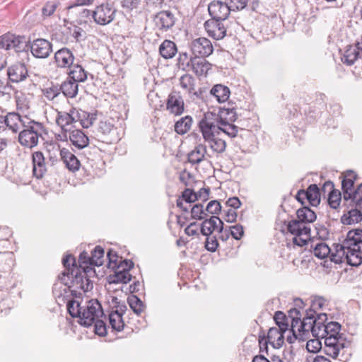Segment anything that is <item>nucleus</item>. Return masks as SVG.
<instances>
[{
    "instance_id": "1",
    "label": "nucleus",
    "mask_w": 362,
    "mask_h": 362,
    "mask_svg": "<svg viewBox=\"0 0 362 362\" xmlns=\"http://www.w3.org/2000/svg\"><path fill=\"white\" fill-rule=\"evenodd\" d=\"M65 271L59 276L61 281L69 287L73 296L78 297L82 293L90 291L93 287V282L88 277L87 273L90 270L81 272L77 267L76 259L71 255H66L62 259Z\"/></svg>"
},
{
    "instance_id": "2",
    "label": "nucleus",
    "mask_w": 362,
    "mask_h": 362,
    "mask_svg": "<svg viewBox=\"0 0 362 362\" xmlns=\"http://www.w3.org/2000/svg\"><path fill=\"white\" fill-rule=\"evenodd\" d=\"M18 121L12 134L23 148L33 149L36 147L40 139H42L45 132L43 124L21 115Z\"/></svg>"
},
{
    "instance_id": "3",
    "label": "nucleus",
    "mask_w": 362,
    "mask_h": 362,
    "mask_svg": "<svg viewBox=\"0 0 362 362\" xmlns=\"http://www.w3.org/2000/svg\"><path fill=\"white\" fill-rule=\"evenodd\" d=\"M326 332L324 339L325 346L323 351L327 356L337 358L341 352L344 354V349L350 346V341L339 334L341 325L337 322H330L326 324Z\"/></svg>"
},
{
    "instance_id": "4",
    "label": "nucleus",
    "mask_w": 362,
    "mask_h": 362,
    "mask_svg": "<svg viewBox=\"0 0 362 362\" xmlns=\"http://www.w3.org/2000/svg\"><path fill=\"white\" fill-rule=\"evenodd\" d=\"M212 112H208L199 122V127L208 147L216 153H222L226 151V141L218 136L219 134L214 123L211 122Z\"/></svg>"
},
{
    "instance_id": "5",
    "label": "nucleus",
    "mask_w": 362,
    "mask_h": 362,
    "mask_svg": "<svg viewBox=\"0 0 362 362\" xmlns=\"http://www.w3.org/2000/svg\"><path fill=\"white\" fill-rule=\"evenodd\" d=\"M346 262L357 267L362 263V230L357 228L349 230L344 240Z\"/></svg>"
},
{
    "instance_id": "6",
    "label": "nucleus",
    "mask_w": 362,
    "mask_h": 362,
    "mask_svg": "<svg viewBox=\"0 0 362 362\" xmlns=\"http://www.w3.org/2000/svg\"><path fill=\"white\" fill-rule=\"evenodd\" d=\"M103 316V310L99 301L96 299H91L86 302L83 305L80 320L78 322L85 327H89L98 318Z\"/></svg>"
},
{
    "instance_id": "7",
    "label": "nucleus",
    "mask_w": 362,
    "mask_h": 362,
    "mask_svg": "<svg viewBox=\"0 0 362 362\" xmlns=\"http://www.w3.org/2000/svg\"><path fill=\"white\" fill-rule=\"evenodd\" d=\"M313 314H315V311L313 310H306V315L303 319V322L299 326L298 330H303V332H311L313 336L316 338H322L325 337V334L327 332L325 329L326 324H318L315 322L313 318Z\"/></svg>"
},
{
    "instance_id": "8",
    "label": "nucleus",
    "mask_w": 362,
    "mask_h": 362,
    "mask_svg": "<svg viewBox=\"0 0 362 362\" xmlns=\"http://www.w3.org/2000/svg\"><path fill=\"white\" fill-rule=\"evenodd\" d=\"M189 47L194 57H207L214 52L211 42L204 37L193 40Z\"/></svg>"
},
{
    "instance_id": "9",
    "label": "nucleus",
    "mask_w": 362,
    "mask_h": 362,
    "mask_svg": "<svg viewBox=\"0 0 362 362\" xmlns=\"http://www.w3.org/2000/svg\"><path fill=\"white\" fill-rule=\"evenodd\" d=\"M30 52L33 56L38 59L48 57L52 51L51 42L43 38H37L30 42Z\"/></svg>"
},
{
    "instance_id": "10",
    "label": "nucleus",
    "mask_w": 362,
    "mask_h": 362,
    "mask_svg": "<svg viewBox=\"0 0 362 362\" xmlns=\"http://www.w3.org/2000/svg\"><path fill=\"white\" fill-rule=\"evenodd\" d=\"M208 11L211 18L216 22L225 21L231 11L227 3L221 1L211 2Z\"/></svg>"
},
{
    "instance_id": "11",
    "label": "nucleus",
    "mask_w": 362,
    "mask_h": 362,
    "mask_svg": "<svg viewBox=\"0 0 362 362\" xmlns=\"http://www.w3.org/2000/svg\"><path fill=\"white\" fill-rule=\"evenodd\" d=\"M185 109V104L180 92L172 91L167 99L166 110L175 116L181 115Z\"/></svg>"
},
{
    "instance_id": "12",
    "label": "nucleus",
    "mask_w": 362,
    "mask_h": 362,
    "mask_svg": "<svg viewBox=\"0 0 362 362\" xmlns=\"http://www.w3.org/2000/svg\"><path fill=\"white\" fill-rule=\"evenodd\" d=\"M206 57H191L189 61L186 62L187 70L191 69L197 76L206 75L211 64L205 59Z\"/></svg>"
},
{
    "instance_id": "13",
    "label": "nucleus",
    "mask_w": 362,
    "mask_h": 362,
    "mask_svg": "<svg viewBox=\"0 0 362 362\" xmlns=\"http://www.w3.org/2000/svg\"><path fill=\"white\" fill-rule=\"evenodd\" d=\"M7 74L11 82L19 83L28 77V71L24 63L17 62L8 68Z\"/></svg>"
},
{
    "instance_id": "14",
    "label": "nucleus",
    "mask_w": 362,
    "mask_h": 362,
    "mask_svg": "<svg viewBox=\"0 0 362 362\" xmlns=\"http://www.w3.org/2000/svg\"><path fill=\"white\" fill-rule=\"evenodd\" d=\"M343 180L341 182V188L343 191V199L344 202H348L354 195L353 187L357 175L353 170H347L342 174Z\"/></svg>"
},
{
    "instance_id": "15",
    "label": "nucleus",
    "mask_w": 362,
    "mask_h": 362,
    "mask_svg": "<svg viewBox=\"0 0 362 362\" xmlns=\"http://www.w3.org/2000/svg\"><path fill=\"white\" fill-rule=\"evenodd\" d=\"M211 122L214 123V126L217 128L216 131L220 134V132H223L228 136L233 138L237 136L238 132V127L228 121H225L223 118L221 117L218 119L217 115L212 112Z\"/></svg>"
},
{
    "instance_id": "16",
    "label": "nucleus",
    "mask_w": 362,
    "mask_h": 362,
    "mask_svg": "<svg viewBox=\"0 0 362 362\" xmlns=\"http://www.w3.org/2000/svg\"><path fill=\"white\" fill-rule=\"evenodd\" d=\"M19 117L20 114L14 111L7 112L6 115H0V134L13 133Z\"/></svg>"
},
{
    "instance_id": "17",
    "label": "nucleus",
    "mask_w": 362,
    "mask_h": 362,
    "mask_svg": "<svg viewBox=\"0 0 362 362\" xmlns=\"http://www.w3.org/2000/svg\"><path fill=\"white\" fill-rule=\"evenodd\" d=\"M74 55L66 47L57 50L54 54V63L59 68H70L74 64Z\"/></svg>"
},
{
    "instance_id": "18",
    "label": "nucleus",
    "mask_w": 362,
    "mask_h": 362,
    "mask_svg": "<svg viewBox=\"0 0 362 362\" xmlns=\"http://www.w3.org/2000/svg\"><path fill=\"white\" fill-rule=\"evenodd\" d=\"M33 173L37 178H42L47 172L45 158L41 151H35L32 154Z\"/></svg>"
},
{
    "instance_id": "19",
    "label": "nucleus",
    "mask_w": 362,
    "mask_h": 362,
    "mask_svg": "<svg viewBox=\"0 0 362 362\" xmlns=\"http://www.w3.org/2000/svg\"><path fill=\"white\" fill-rule=\"evenodd\" d=\"M115 13V10L108 6L101 5L93 11L92 16L95 23H111L114 20Z\"/></svg>"
},
{
    "instance_id": "20",
    "label": "nucleus",
    "mask_w": 362,
    "mask_h": 362,
    "mask_svg": "<svg viewBox=\"0 0 362 362\" xmlns=\"http://www.w3.org/2000/svg\"><path fill=\"white\" fill-rule=\"evenodd\" d=\"M118 308L119 309L110 313L109 321L112 329L119 332L122 330L124 327L122 314L125 312L127 306L122 305L118 306Z\"/></svg>"
},
{
    "instance_id": "21",
    "label": "nucleus",
    "mask_w": 362,
    "mask_h": 362,
    "mask_svg": "<svg viewBox=\"0 0 362 362\" xmlns=\"http://www.w3.org/2000/svg\"><path fill=\"white\" fill-rule=\"evenodd\" d=\"M279 327H272L269 329L267 340L275 349H279L284 342V333Z\"/></svg>"
},
{
    "instance_id": "22",
    "label": "nucleus",
    "mask_w": 362,
    "mask_h": 362,
    "mask_svg": "<svg viewBox=\"0 0 362 362\" xmlns=\"http://www.w3.org/2000/svg\"><path fill=\"white\" fill-rule=\"evenodd\" d=\"M69 140L78 149L86 147L89 144L88 137L80 129H74L69 133Z\"/></svg>"
},
{
    "instance_id": "23",
    "label": "nucleus",
    "mask_w": 362,
    "mask_h": 362,
    "mask_svg": "<svg viewBox=\"0 0 362 362\" xmlns=\"http://www.w3.org/2000/svg\"><path fill=\"white\" fill-rule=\"evenodd\" d=\"M78 112L72 109L69 112H58L56 118L57 124L64 129L66 126L70 125L77 121Z\"/></svg>"
},
{
    "instance_id": "24",
    "label": "nucleus",
    "mask_w": 362,
    "mask_h": 362,
    "mask_svg": "<svg viewBox=\"0 0 362 362\" xmlns=\"http://www.w3.org/2000/svg\"><path fill=\"white\" fill-rule=\"evenodd\" d=\"M287 229L293 235H306L307 237L310 233V226L297 219L290 221L288 223Z\"/></svg>"
},
{
    "instance_id": "25",
    "label": "nucleus",
    "mask_w": 362,
    "mask_h": 362,
    "mask_svg": "<svg viewBox=\"0 0 362 362\" xmlns=\"http://www.w3.org/2000/svg\"><path fill=\"white\" fill-rule=\"evenodd\" d=\"M62 160L65 163L67 168L71 171H76L79 169L80 162L78 158L68 149L62 148L60 151Z\"/></svg>"
},
{
    "instance_id": "26",
    "label": "nucleus",
    "mask_w": 362,
    "mask_h": 362,
    "mask_svg": "<svg viewBox=\"0 0 362 362\" xmlns=\"http://www.w3.org/2000/svg\"><path fill=\"white\" fill-rule=\"evenodd\" d=\"M206 147L203 144H198L188 153V161L192 165L199 164L206 159Z\"/></svg>"
},
{
    "instance_id": "27",
    "label": "nucleus",
    "mask_w": 362,
    "mask_h": 362,
    "mask_svg": "<svg viewBox=\"0 0 362 362\" xmlns=\"http://www.w3.org/2000/svg\"><path fill=\"white\" fill-rule=\"evenodd\" d=\"M208 35L215 40H221L226 35L224 24H204Z\"/></svg>"
},
{
    "instance_id": "28",
    "label": "nucleus",
    "mask_w": 362,
    "mask_h": 362,
    "mask_svg": "<svg viewBox=\"0 0 362 362\" xmlns=\"http://www.w3.org/2000/svg\"><path fill=\"white\" fill-rule=\"evenodd\" d=\"M60 93L62 92L63 95L68 98H74L76 96L78 91V83L69 78L64 81L59 86Z\"/></svg>"
},
{
    "instance_id": "29",
    "label": "nucleus",
    "mask_w": 362,
    "mask_h": 362,
    "mask_svg": "<svg viewBox=\"0 0 362 362\" xmlns=\"http://www.w3.org/2000/svg\"><path fill=\"white\" fill-rule=\"evenodd\" d=\"M220 221L221 220L218 216H215L204 220L201 226L202 234L206 236L210 235L216 229H218Z\"/></svg>"
},
{
    "instance_id": "30",
    "label": "nucleus",
    "mask_w": 362,
    "mask_h": 362,
    "mask_svg": "<svg viewBox=\"0 0 362 362\" xmlns=\"http://www.w3.org/2000/svg\"><path fill=\"white\" fill-rule=\"evenodd\" d=\"M358 54L357 44L355 46H348L341 57V62L351 66L356 60L360 59Z\"/></svg>"
},
{
    "instance_id": "31",
    "label": "nucleus",
    "mask_w": 362,
    "mask_h": 362,
    "mask_svg": "<svg viewBox=\"0 0 362 362\" xmlns=\"http://www.w3.org/2000/svg\"><path fill=\"white\" fill-rule=\"evenodd\" d=\"M296 215V219L305 225L314 222L317 218L315 213L308 206L298 209Z\"/></svg>"
},
{
    "instance_id": "32",
    "label": "nucleus",
    "mask_w": 362,
    "mask_h": 362,
    "mask_svg": "<svg viewBox=\"0 0 362 362\" xmlns=\"http://www.w3.org/2000/svg\"><path fill=\"white\" fill-rule=\"evenodd\" d=\"M69 72V78L78 83L84 82L87 79V72L79 64H73Z\"/></svg>"
},
{
    "instance_id": "33",
    "label": "nucleus",
    "mask_w": 362,
    "mask_h": 362,
    "mask_svg": "<svg viewBox=\"0 0 362 362\" xmlns=\"http://www.w3.org/2000/svg\"><path fill=\"white\" fill-rule=\"evenodd\" d=\"M230 93L229 88L222 84H216L211 90V94L216 98L218 103L227 101Z\"/></svg>"
},
{
    "instance_id": "34",
    "label": "nucleus",
    "mask_w": 362,
    "mask_h": 362,
    "mask_svg": "<svg viewBox=\"0 0 362 362\" xmlns=\"http://www.w3.org/2000/svg\"><path fill=\"white\" fill-rule=\"evenodd\" d=\"M362 220V214L358 207L350 209L347 214L342 216L341 221L344 225L357 223Z\"/></svg>"
},
{
    "instance_id": "35",
    "label": "nucleus",
    "mask_w": 362,
    "mask_h": 362,
    "mask_svg": "<svg viewBox=\"0 0 362 362\" xmlns=\"http://www.w3.org/2000/svg\"><path fill=\"white\" fill-rule=\"evenodd\" d=\"M305 193L307 195L306 199L308 201L310 205L313 206H317L320 204V193L317 185H310L305 191Z\"/></svg>"
},
{
    "instance_id": "36",
    "label": "nucleus",
    "mask_w": 362,
    "mask_h": 362,
    "mask_svg": "<svg viewBox=\"0 0 362 362\" xmlns=\"http://www.w3.org/2000/svg\"><path fill=\"white\" fill-rule=\"evenodd\" d=\"M193 119L190 116L180 118L175 124V131L180 135L186 134L192 127Z\"/></svg>"
},
{
    "instance_id": "37",
    "label": "nucleus",
    "mask_w": 362,
    "mask_h": 362,
    "mask_svg": "<svg viewBox=\"0 0 362 362\" xmlns=\"http://www.w3.org/2000/svg\"><path fill=\"white\" fill-rule=\"evenodd\" d=\"M159 52L160 55L165 59L173 58L177 52L176 45L172 41L165 40L160 45Z\"/></svg>"
},
{
    "instance_id": "38",
    "label": "nucleus",
    "mask_w": 362,
    "mask_h": 362,
    "mask_svg": "<svg viewBox=\"0 0 362 362\" xmlns=\"http://www.w3.org/2000/svg\"><path fill=\"white\" fill-rule=\"evenodd\" d=\"M180 84L182 89L185 90L189 94L196 95L195 92V79L190 74H184L180 78Z\"/></svg>"
},
{
    "instance_id": "39",
    "label": "nucleus",
    "mask_w": 362,
    "mask_h": 362,
    "mask_svg": "<svg viewBox=\"0 0 362 362\" xmlns=\"http://www.w3.org/2000/svg\"><path fill=\"white\" fill-rule=\"evenodd\" d=\"M98 131L104 136H110V142H113L118 139L117 137H114V135L117 133V128L114 127V126L109 122H100Z\"/></svg>"
},
{
    "instance_id": "40",
    "label": "nucleus",
    "mask_w": 362,
    "mask_h": 362,
    "mask_svg": "<svg viewBox=\"0 0 362 362\" xmlns=\"http://www.w3.org/2000/svg\"><path fill=\"white\" fill-rule=\"evenodd\" d=\"M132 274H130L128 269H118L115 272V274L111 276V283L113 284H127L132 279Z\"/></svg>"
},
{
    "instance_id": "41",
    "label": "nucleus",
    "mask_w": 362,
    "mask_h": 362,
    "mask_svg": "<svg viewBox=\"0 0 362 362\" xmlns=\"http://www.w3.org/2000/svg\"><path fill=\"white\" fill-rule=\"evenodd\" d=\"M346 250L344 240L341 244L336 246V252L334 253L329 254L331 261L337 264L346 262Z\"/></svg>"
},
{
    "instance_id": "42",
    "label": "nucleus",
    "mask_w": 362,
    "mask_h": 362,
    "mask_svg": "<svg viewBox=\"0 0 362 362\" xmlns=\"http://www.w3.org/2000/svg\"><path fill=\"white\" fill-rule=\"evenodd\" d=\"M175 13L178 14V12L176 11L175 12L173 11H160L156 16V20L160 23H175L176 21H178L175 17Z\"/></svg>"
},
{
    "instance_id": "43",
    "label": "nucleus",
    "mask_w": 362,
    "mask_h": 362,
    "mask_svg": "<svg viewBox=\"0 0 362 362\" xmlns=\"http://www.w3.org/2000/svg\"><path fill=\"white\" fill-rule=\"evenodd\" d=\"M313 253L319 259H324L331 253V250L326 243L320 242L313 247Z\"/></svg>"
},
{
    "instance_id": "44",
    "label": "nucleus",
    "mask_w": 362,
    "mask_h": 362,
    "mask_svg": "<svg viewBox=\"0 0 362 362\" xmlns=\"http://www.w3.org/2000/svg\"><path fill=\"white\" fill-rule=\"evenodd\" d=\"M127 301L132 310L136 315H140L144 311L145 305L136 296H129Z\"/></svg>"
},
{
    "instance_id": "45",
    "label": "nucleus",
    "mask_w": 362,
    "mask_h": 362,
    "mask_svg": "<svg viewBox=\"0 0 362 362\" xmlns=\"http://www.w3.org/2000/svg\"><path fill=\"white\" fill-rule=\"evenodd\" d=\"M83 305L81 303L72 300L67 303V310L72 317H78L80 320Z\"/></svg>"
},
{
    "instance_id": "46",
    "label": "nucleus",
    "mask_w": 362,
    "mask_h": 362,
    "mask_svg": "<svg viewBox=\"0 0 362 362\" xmlns=\"http://www.w3.org/2000/svg\"><path fill=\"white\" fill-rule=\"evenodd\" d=\"M348 202H349L350 206L358 207L362 210V183L358 186L356 189H354V195Z\"/></svg>"
},
{
    "instance_id": "47",
    "label": "nucleus",
    "mask_w": 362,
    "mask_h": 362,
    "mask_svg": "<svg viewBox=\"0 0 362 362\" xmlns=\"http://www.w3.org/2000/svg\"><path fill=\"white\" fill-rule=\"evenodd\" d=\"M104 249L101 246H96L92 252L91 265L101 266L103 264Z\"/></svg>"
},
{
    "instance_id": "48",
    "label": "nucleus",
    "mask_w": 362,
    "mask_h": 362,
    "mask_svg": "<svg viewBox=\"0 0 362 362\" xmlns=\"http://www.w3.org/2000/svg\"><path fill=\"white\" fill-rule=\"evenodd\" d=\"M217 116L218 119L222 117L225 121H228V122H233L237 119V114L234 107H223L220 110V115Z\"/></svg>"
},
{
    "instance_id": "49",
    "label": "nucleus",
    "mask_w": 362,
    "mask_h": 362,
    "mask_svg": "<svg viewBox=\"0 0 362 362\" xmlns=\"http://www.w3.org/2000/svg\"><path fill=\"white\" fill-rule=\"evenodd\" d=\"M95 115L87 112H78L77 120H80V123L83 128H88L90 127L93 121L95 120Z\"/></svg>"
},
{
    "instance_id": "50",
    "label": "nucleus",
    "mask_w": 362,
    "mask_h": 362,
    "mask_svg": "<svg viewBox=\"0 0 362 362\" xmlns=\"http://www.w3.org/2000/svg\"><path fill=\"white\" fill-rule=\"evenodd\" d=\"M274 320L278 327L283 331H287L289 326L288 317L281 311L276 312L274 315Z\"/></svg>"
},
{
    "instance_id": "51",
    "label": "nucleus",
    "mask_w": 362,
    "mask_h": 362,
    "mask_svg": "<svg viewBox=\"0 0 362 362\" xmlns=\"http://www.w3.org/2000/svg\"><path fill=\"white\" fill-rule=\"evenodd\" d=\"M341 194L339 190L329 192L328 203L331 208L337 209L341 202Z\"/></svg>"
},
{
    "instance_id": "52",
    "label": "nucleus",
    "mask_w": 362,
    "mask_h": 362,
    "mask_svg": "<svg viewBox=\"0 0 362 362\" xmlns=\"http://www.w3.org/2000/svg\"><path fill=\"white\" fill-rule=\"evenodd\" d=\"M59 3L55 1L47 2L42 8V13L44 17L50 16L56 11Z\"/></svg>"
},
{
    "instance_id": "53",
    "label": "nucleus",
    "mask_w": 362,
    "mask_h": 362,
    "mask_svg": "<svg viewBox=\"0 0 362 362\" xmlns=\"http://www.w3.org/2000/svg\"><path fill=\"white\" fill-rule=\"evenodd\" d=\"M71 35L76 39V41L85 40L86 37V32L78 26L73 25L71 27H69Z\"/></svg>"
},
{
    "instance_id": "54",
    "label": "nucleus",
    "mask_w": 362,
    "mask_h": 362,
    "mask_svg": "<svg viewBox=\"0 0 362 362\" xmlns=\"http://www.w3.org/2000/svg\"><path fill=\"white\" fill-rule=\"evenodd\" d=\"M12 38H13V40H15V41H16L15 43H13L12 48H15L17 52H20L22 55L28 57V52H21V49H24L25 47L27 46L25 45L26 42L25 41L23 42V40H25V38L23 37H21V36L16 37L14 35H12Z\"/></svg>"
},
{
    "instance_id": "55",
    "label": "nucleus",
    "mask_w": 362,
    "mask_h": 362,
    "mask_svg": "<svg viewBox=\"0 0 362 362\" xmlns=\"http://www.w3.org/2000/svg\"><path fill=\"white\" fill-rule=\"evenodd\" d=\"M15 40H13L12 35L6 34L0 37V48L4 49H9L12 48Z\"/></svg>"
},
{
    "instance_id": "56",
    "label": "nucleus",
    "mask_w": 362,
    "mask_h": 362,
    "mask_svg": "<svg viewBox=\"0 0 362 362\" xmlns=\"http://www.w3.org/2000/svg\"><path fill=\"white\" fill-rule=\"evenodd\" d=\"M95 333L99 336H105L107 334V327L105 322L100 318L95 320L93 322Z\"/></svg>"
},
{
    "instance_id": "57",
    "label": "nucleus",
    "mask_w": 362,
    "mask_h": 362,
    "mask_svg": "<svg viewBox=\"0 0 362 362\" xmlns=\"http://www.w3.org/2000/svg\"><path fill=\"white\" fill-rule=\"evenodd\" d=\"M192 218L194 219H203L206 216L203 210V206L201 204H195L191 209Z\"/></svg>"
},
{
    "instance_id": "58",
    "label": "nucleus",
    "mask_w": 362,
    "mask_h": 362,
    "mask_svg": "<svg viewBox=\"0 0 362 362\" xmlns=\"http://www.w3.org/2000/svg\"><path fill=\"white\" fill-rule=\"evenodd\" d=\"M248 0H226L231 11L243 9L247 4Z\"/></svg>"
},
{
    "instance_id": "59",
    "label": "nucleus",
    "mask_w": 362,
    "mask_h": 362,
    "mask_svg": "<svg viewBox=\"0 0 362 362\" xmlns=\"http://www.w3.org/2000/svg\"><path fill=\"white\" fill-rule=\"evenodd\" d=\"M306 349L309 352H318L322 349V344L319 340V338L308 341L306 344Z\"/></svg>"
},
{
    "instance_id": "60",
    "label": "nucleus",
    "mask_w": 362,
    "mask_h": 362,
    "mask_svg": "<svg viewBox=\"0 0 362 362\" xmlns=\"http://www.w3.org/2000/svg\"><path fill=\"white\" fill-rule=\"evenodd\" d=\"M60 94V88L57 86H52L44 90V95L49 100H52Z\"/></svg>"
},
{
    "instance_id": "61",
    "label": "nucleus",
    "mask_w": 362,
    "mask_h": 362,
    "mask_svg": "<svg viewBox=\"0 0 362 362\" xmlns=\"http://www.w3.org/2000/svg\"><path fill=\"white\" fill-rule=\"evenodd\" d=\"M229 233L235 240H240L243 234V227L240 224H236L229 228Z\"/></svg>"
},
{
    "instance_id": "62",
    "label": "nucleus",
    "mask_w": 362,
    "mask_h": 362,
    "mask_svg": "<svg viewBox=\"0 0 362 362\" xmlns=\"http://www.w3.org/2000/svg\"><path fill=\"white\" fill-rule=\"evenodd\" d=\"M218 246V243L216 236L209 235L206 238L205 247L207 250L215 252Z\"/></svg>"
},
{
    "instance_id": "63",
    "label": "nucleus",
    "mask_w": 362,
    "mask_h": 362,
    "mask_svg": "<svg viewBox=\"0 0 362 362\" xmlns=\"http://www.w3.org/2000/svg\"><path fill=\"white\" fill-rule=\"evenodd\" d=\"M182 199L186 203L191 204L197 199V195L192 189L187 188L184 190L182 194Z\"/></svg>"
},
{
    "instance_id": "64",
    "label": "nucleus",
    "mask_w": 362,
    "mask_h": 362,
    "mask_svg": "<svg viewBox=\"0 0 362 362\" xmlns=\"http://www.w3.org/2000/svg\"><path fill=\"white\" fill-rule=\"evenodd\" d=\"M140 2L141 0H121V6L127 11H132L136 9Z\"/></svg>"
}]
</instances>
